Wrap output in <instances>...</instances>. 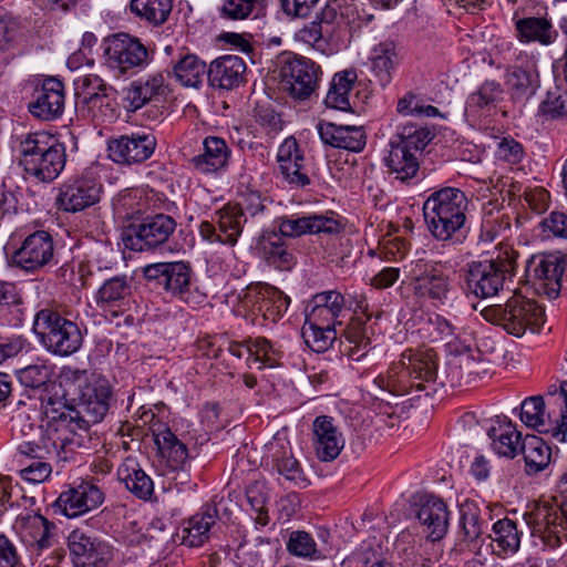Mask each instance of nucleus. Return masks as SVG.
Instances as JSON below:
<instances>
[{"instance_id":"1","label":"nucleus","mask_w":567,"mask_h":567,"mask_svg":"<svg viewBox=\"0 0 567 567\" xmlns=\"http://www.w3.org/2000/svg\"><path fill=\"white\" fill-rule=\"evenodd\" d=\"M59 379L65 394L78 401V406L65 405L60 412L54 410L56 415L52 419L70 433L64 441L86 447L91 441V425L100 423L107 415L114 401L112 386L106 378L72 367H63Z\"/></svg>"},{"instance_id":"2","label":"nucleus","mask_w":567,"mask_h":567,"mask_svg":"<svg viewBox=\"0 0 567 567\" xmlns=\"http://www.w3.org/2000/svg\"><path fill=\"white\" fill-rule=\"evenodd\" d=\"M468 199L463 190L443 187L423 203V216L430 234L439 241L462 243L467 235Z\"/></svg>"},{"instance_id":"3","label":"nucleus","mask_w":567,"mask_h":567,"mask_svg":"<svg viewBox=\"0 0 567 567\" xmlns=\"http://www.w3.org/2000/svg\"><path fill=\"white\" fill-rule=\"evenodd\" d=\"M19 153L24 172L43 183L54 181L66 162L64 144L43 131L22 136Z\"/></svg>"},{"instance_id":"4","label":"nucleus","mask_w":567,"mask_h":567,"mask_svg":"<svg viewBox=\"0 0 567 567\" xmlns=\"http://www.w3.org/2000/svg\"><path fill=\"white\" fill-rule=\"evenodd\" d=\"M437 373V359L433 350H406L399 362L393 363L388 375H379L374 383L382 390L394 394H403L410 389L423 391L425 383L434 382Z\"/></svg>"},{"instance_id":"5","label":"nucleus","mask_w":567,"mask_h":567,"mask_svg":"<svg viewBox=\"0 0 567 567\" xmlns=\"http://www.w3.org/2000/svg\"><path fill=\"white\" fill-rule=\"evenodd\" d=\"M33 331L49 353L62 358L76 353L84 342L81 326L51 308L37 311Z\"/></svg>"},{"instance_id":"6","label":"nucleus","mask_w":567,"mask_h":567,"mask_svg":"<svg viewBox=\"0 0 567 567\" xmlns=\"http://www.w3.org/2000/svg\"><path fill=\"white\" fill-rule=\"evenodd\" d=\"M518 256V251L506 247L496 258L468 262L464 276L467 290L478 298L498 295L515 276Z\"/></svg>"},{"instance_id":"7","label":"nucleus","mask_w":567,"mask_h":567,"mask_svg":"<svg viewBox=\"0 0 567 567\" xmlns=\"http://www.w3.org/2000/svg\"><path fill=\"white\" fill-rule=\"evenodd\" d=\"M484 318L499 326L508 334L520 338L527 332L536 333L545 323V310L534 299L515 293L504 305L483 310Z\"/></svg>"},{"instance_id":"8","label":"nucleus","mask_w":567,"mask_h":567,"mask_svg":"<svg viewBox=\"0 0 567 567\" xmlns=\"http://www.w3.org/2000/svg\"><path fill=\"white\" fill-rule=\"evenodd\" d=\"M245 207L227 205L216 212L213 221H202L199 233L209 243H220L234 246L247 221L246 213L256 216L266 208L265 199L258 193H249L244 199Z\"/></svg>"},{"instance_id":"9","label":"nucleus","mask_w":567,"mask_h":567,"mask_svg":"<svg viewBox=\"0 0 567 567\" xmlns=\"http://www.w3.org/2000/svg\"><path fill=\"white\" fill-rule=\"evenodd\" d=\"M176 220L165 214H156L144 218L140 224L131 225L123 235V243L127 249L134 251H176L177 246L172 245V237L176 230Z\"/></svg>"},{"instance_id":"10","label":"nucleus","mask_w":567,"mask_h":567,"mask_svg":"<svg viewBox=\"0 0 567 567\" xmlns=\"http://www.w3.org/2000/svg\"><path fill=\"white\" fill-rule=\"evenodd\" d=\"M104 56L106 66L116 76L134 75L144 70L152 60L142 41L124 32L106 39Z\"/></svg>"},{"instance_id":"11","label":"nucleus","mask_w":567,"mask_h":567,"mask_svg":"<svg viewBox=\"0 0 567 567\" xmlns=\"http://www.w3.org/2000/svg\"><path fill=\"white\" fill-rule=\"evenodd\" d=\"M567 269V256L563 251H551L532 256L526 260L525 281L535 292L548 299L559 297L563 277Z\"/></svg>"},{"instance_id":"12","label":"nucleus","mask_w":567,"mask_h":567,"mask_svg":"<svg viewBox=\"0 0 567 567\" xmlns=\"http://www.w3.org/2000/svg\"><path fill=\"white\" fill-rule=\"evenodd\" d=\"M9 264L28 274H37L56 264L53 237L45 230H35L27 235L16 248Z\"/></svg>"},{"instance_id":"13","label":"nucleus","mask_w":567,"mask_h":567,"mask_svg":"<svg viewBox=\"0 0 567 567\" xmlns=\"http://www.w3.org/2000/svg\"><path fill=\"white\" fill-rule=\"evenodd\" d=\"M414 293L433 305H445L450 300L452 281L439 261L417 259L411 262L409 271Z\"/></svg>"},{"instance_id":"14","label":"nucleus","mask_w":567,"mask_h":567,"mask_svg":"<svg viewBox=\"0 0 567 567\" xmlns=\"http://www.w3.org/2000/svg\"><path fill=\"white\" fill-rule=\"evenodd\" d=\"M66 544L74 567H110L113 561V547L92 532L76 528Z\"/></svg>"},{"instance_id":"15","label":"nucleus","mask_w":567,"mask_h":567,"mask_svg":"<svg viewBox=\"0 0 567 567\" xmlns=\"http://www.w3.org/2000/svg\"><path fill=\"white\" fill-rule=\"evenodd\" d=\"M145 279L165 291L188 301L193 286V270L184 261L156 262L143 268Z\"/></svg>"},{"instance_id":"16","label":"nucleus","mask_w":567,"mask_h":567,"mask_svg":"<svg viewBox=\"0 0 567 567\" xmlns=\"http://www.w3.org/2000/svg\"><path fill=\"white\" fill-rule=\"evenodd\" d=\"M281 75L290 95L303 101L318 87L321 69L308 58L293 55L286 59Z\"/></svg>"},{"instance_id":"17","label":"nucleus","mask_w":567,"mask_h":567,"mask_svg":"<svg viewBox=\"0 0 567 567\" xmlns=\"http://www.w3.org/2000/svg\"><path fill=\"white\" fill-rule=\"evenodd\" d=\"M157 142L153 133L133 132L111 138L107 143L109 157L120 165L142 164L154 154Z\"/></svg>"},{"instance_id":"18","label":"nucleus","mask_w":567,"mask_h":567,"mask_svg":"<svg viewBox=\"0 0 567 567\" xmlns=\"http://www.w3.org/2000/svg\"><path fill=\"white\" fill-rule=\"evenodd\" d=\"M65 105V90L61 80L49 76L38 84L28 104L30 114L41 121L61 117Z\"/></svg>"},{"instance_id":"19","label":"nucleus","mask_w":567,"mask_h":567,"mask_svg":"<svg viewBox=\"0 0 567 567\" xmlns=\"http://www.w3.org/2000/svg\"><path fill=\"white\" fill-rule=\"evenodd\" d=\"M102 186L95 177L82 175L66 181L59 190L56 204L68 213L84 210L100 200Z\"/></svg>"},{"instance_id":"20","label":"nucleus","mask_w":567,"mask_h":567,"mask_svg":"<svg viewBox=\"0 0 567 567\" xmlns=\"http://www.w3.org/2000/svg\"><path fill=\"white\" fill-rule=\"evenodd\" d=\"M529 515L534 518L528 524L543 533L544 543L548 547H559L567 539V511L564 501L558 503L555 498V505L537 506Z\"/></svg>"},{"instance_id":"21","label":"nucleus","mask_w":567,"mask_h":567,"mask_svg":"<svg viewBox=\"0 0 567 567\" xmlns=\"http://www.w3.org/2000/svg\"><path fill=\"white\" fill-rule=\"evenodd\" d=\"M278 229L281 237L293 238L305 234H339L342 230V225L334 213L310 214L281 217L278 219Z\"/></svg>"},{"instance_id":"22","label":"nucleus","mask_w":567,"mask_h":567,"mask_svg":"<svg viewBox=\"0 0 567 567\" xmlns=\"http://www.w3.org/2000/svg\"><path fill=\"white\" fill-rule=\"evenodd\" d=\"M103 502L101 488L92 482L82 481L63 491L55 504L64 516L73 518L97 508Z\"/></svg>"},{"instance_id":"23","label":"nucleus","mask_w":567,"mask_h":567,"mask_svg":"<svg viewBox=\"0 0 567 567\" xmlns=\"http://www.w3.org/2000/svg\"><path fill=\"white\" fill-rule=\"evenodd\" d=\"M168 85L162 72L140 78L124 89L123 106L127 112H136L150 102L167 94Z\"/></svg>"},{"instance_id":"24","label":"nucleus","mask_w":567,"mask_h":567,"mask_svg":"<svg viewBox=\"0 0 567 567\" xmlns=\"http://www.w3.org/2000/svg\"><path fill=\"white\" fill-rule=\"evenodd\" d=\"M111 90L112 87L107 86L100 76L90 74L78 83L75 96L93 111L94 117L103 122L111 121L115 117V110L107 93Z\"/></svg>"},{"instance_id":"25","label":"nucleus","mask_w":567,"mask_h":567,"mask_svg":"<svg viewBox=\"0 0 567 567\" xmlns=\"http://www.w3.org/2000/svg\"><path fill=\"white\" fill-rule=\"evenodd\" d=\"M416 518L422 533L431 542L441 540L447 533L450 512L447 505L434 495L421 499L416 511Z\"/></svg>"},{"instance_id":"26","label":"nucleus","mask_w":567,"mask_h":567,"mask_svg":"<svg viewBox=\"0 0 567 567\" xmlns=\"http://www.w3.org/2000/svg\"><path fill=\"white\" fill-rule=\"evenodd\" d=\"M312 436L316 455L322 462L336 460L344 446L342 433L333 417L328 415H319L313 420Z\"/></svg>"},{"instance_id":"27","label":"nucleus","mask_w":567,"mask_h":567,"mask_svg":"<svg viewBox=\"0 0 567 567\" xmlns=\"http://www.w3.org/2000/svg\"><path fill=\"white\" fill-rule=\"evenodd\" d=\"M277 162L284 181L290 186L303 188L310 185V177L305 169V156L295 137H287L280 144Z\"/></svg>"},{"instance_id":"28","label":"nucleus","mask_w":567,"mask_h":567,"mask_svg":"<svg viewBox=\"0 0 567 567\" xmlns=\"http://www.w3.org/2000/svg\"><path fill=\"white\" fill-rule=\"evenodd\" d=\"M246 63L238 55H223L213 60L208 65L207 80L212 87L233 90L245 82Z\"/></svg>"},{"instance_id":"29","label":"nucleus","mask_w":567,"mask_h":567,"mask_svg":"<svg viewBox=\"0 0 567 567\" xmlns=\"http://www.w3.org/2000/svg\"><path fill=\"white\" fill-rule=\"evenodd\" d=\"M347 310L344 296L338 290L318 292L307 302L305 318L341 326L339 318Z\"/></svg>"},{"instance_id":"30","label":"nucleus","mask_w":567,"mask_h":567,"mask_svg":"<svg viewBox=\"0 0 567 567\" xmlns=\"http://www.w3.org/2000/svg\"><path fill=\"white\" fill-rule=\"evenodd\" d=\"M519 417L526 426L542 434L549 435L557 442L564 443L561 425L556 421L553 423L546 416L545 398L543 395L526 398L520 404Z\"/></svg>"},{"instance_id":"31","label":"nucleus","mask_w":567,"mask_h":567,"mask_svg":"<svg viewBox=\"0 0 567 567\" xmlns=\"http://www.w3.org/2000/svg\"><path fill=\"white\" fill-rule=\"evenodd\" d=\"M321 141L336 148L361 152L367 143L365 132L361 126L337 125L321 121L317 124Z\"/></svg>"},{"instance_id":"32","label":"nucleus","mask_w":567,"mask_h":567,"mask_svg":"<svg viewBox=\"0 0 567 567\" xmlns=\"http://www.w3.org/2000/svg\"><path fill=\"white\" fill-rule=\"evenodd\" d=\"M230 154L225 140L207 136L203 142V152L193 156L189 164L200 174H213L227 167Z\"/></svg>"},{"instance_id":"33","label":"nucleus","mask_w":567,"mask_h":567,"mask_svg":"<svg viewBox=\"0 0 567 567\" xmlns=\"http://www.w3.org/2000/svg\"><path fill=\"white\" fill-rule=\"evenodd\" d=\"M218 519V509L215 505H206L200 512L194 514L183 523L182 544L188 547H200L210 537V530Z\"/></svg>"},{"instance_id":"34","label":"nucleus","mask_w":567,"mask_h":567,"mask_svg":"<svg viewBox=\"0 0 567 567\" xmlns=\"http://www.w3.org/2000/svg\"><path fill=\"white\" fill-rule=\"evenodd\" d=\"M54 527L53 523L35 513L20 514L14 523V528L22 540L29 546H37L39 549L50 546L51 530Z\"/></svg>"},{"instance_id":"35","label":"nucleus","mask_w":567,"mask_h":567,"mask_svg":"<svg viewBox=\"0 0 567 567\" xmlns=\"http://www.w3.org/2000/svg\"><path fill=\"white\" fill-rule=\"evenodd\" d=\"M172 71L181 85L198 89L203 84L204 76L207 75L208 66L195 53L182 51L172 61Z\"/></svg>"},{"instance_id":"36","label":"nucleus","mask_w":567,"mask_h":567,"mask_svg":"<svg viewBox=\"0 0 567 567\" xmlns=\"http://www.w3.org/2000/svg\"><path fill=\"white\" fill-rule=\"evenodd\" d=\"M290 298L278 288L262 284L257 287L255 306L266 321L276 323L288 310Z\"/></svg>"},{"instance_id":"37","label":"nucleus","mask_w":567,"mask_h":567,"mask_svg":"<svg viewBox=\"0 0 567 567\" xmlns=\"http://www.w3.org/2000/svg\"><path fill=\"white\" fill-rule=\"evenodd\" d=\"M118 481L140 499L148 501L154 493L152 478L141 468L135 458L127 457L117 468Z\"/></svg>"},{"instance_id":"38","label":"nucleus","mask_w":567,"mask_h":567,"mask_svg":"<svg viewBox=\"0 0 567 567\" xmlns=\"http://www.w3.org/2000/svg\"><path fill=\"white\" fill-rule=\"evenodd\" d=\"M492 450L499 456L514 458L520 451L522 434L507 419L497 422L488 430Z\"/></svg>"},{"instance_id":"39","label":"nucleus","mask_w":567,"mask_h":567,"mask_svg":"<svg viewBox=\"0 0 567 567\" xmlns=\"http://www.w3.org/2000/svg\"><path fill=\"white\" fill-rule=\"evenodd\" d=\"M132 295V282L126 276L106 279L95 295L96 305L102 309L122 308Z\"/></svg>"},{"instance_id":"40","label":"nucleus","mask_w":567,"mask_h":567,"mask_svg":"<svg viewBox=\"0 0 567 567\" xmlns=\"http://www.w3.org/2000/svg\"><path fill=\"white\" fill-rule=\"evenodd\" d=\"M503 85L495 80H485L476 91L472 92L466 100L465 113L477 116L485 110H491L504 97Z\"/></svg>"},{"instance_id":"41","label":"nucleus","mask_w":567,"mask_h":567,"mask_svg":"<svg viewBox=\"0 0 567 567\" xmlns=\"http://www.w3.org/2000/svg\"><path fill=\"white\" fill-rule=\"evenodd\" d=\"M389 155L385 157V164L391 174L401 182H408L415 177L420 165L414 152L405 150L392 140L390 141Z\"/></svg>"},{"instance_id":"42","label":"nucleus","mask_w":567,"mask_h":567,"mask_svg":"<svg viewBox=\"0 0 567 567\" xmlns=\"http://www.w3.org/2000/svg\"><path fill=\"white\" fill-rule=\"evenodd\" d=\"M506 83L515 101H527L539 87L538 72L534 68L514 66L507 71Z\"/></svg>"},{"instance_id":"43","label":"nucleus","mask_w":567,"mask_h":567,"mask_svg":"<svg viewBox=\"0 0 567 567\" xmlns=\"http://www.w3.org/2000/svg\"><path fill=\"white\" fill-rule=\"evenodd\" d=\"M155 435V443L161 454L167 460L168 466L173 471L184 470L188 462V451L176 435L168 427H164Z\"/></svg>"},{"instance_id":"44","label":"nucleus","mask_w":567,"mask_h":567,"mask_svg":"<svg viewBox=\"0 0 567 567\" xmlns=\"http://www.w3.org/2000/svg\"><path fill=\"white\" fill-rule=\"evenodd\" d=\"M519 452L524 457L526 473L529 475L545 470L550 462V447L536 435H526Z\"/></svg>"},{"instance_id":"45","label":"nucleus","mask_w":567,"mask_h":567,"mask_svg":"<svg viewBox=\"0 0 567 567\" xmlns=\"http://www.w3.org/2000/svg\"><path fill=\"white\" fill-rule=\"evenodd\" d=\"M259 250L264 259L278 269H289L293 255L288 251L282 237L275 231L264 233L259 240Z\"/></svg>"},{"instance_id":"46","label":"nucleus","mask_w":567,"mask_h":567,"mask_svg":"<svg viewBox=\"0 0 567 567\" xmlns=\"http://www.w3.org/2000/svg\"><path fill=\"white\" fill-rule=\"evenodd\" d=\"M130 12L153 27L164 24L173 10V0H131Z\"/></svg>"},{"instance_id":"47","label":"nucleus","mask_w":567,"mask_h":567,"mask_svg":"<svg viewBox=\"0 0 567 567\" xmlns=\"http://www.w3.org/2000/svg\"><path fill=\"white\" fill-rule=\"evenodd\" d=\"M336 326L337 324L333 323L327 324V322L323 321L305 318V324L302 327L305 342L315 352H326L332 347L337 339Z\"/></svg>"},{"instance_id":"48","label":"nucleus","mask_w":567,"mask_h":567,"mask_svg":"<svg viewBox=\"0 0 567 567\" xmlns=\"http://www.w3.org/2000/svg\"><path fill=\"white\" fill-rule=\"evenodd\" d=\"M460 527L464 542H475L483 535L486 520L482 517V511L474 501L466 499L461 504Z\"/></svg>"},{"instance_id":"49","label":"nucleus","mask_w":567,"mask_h":567,"mask_svg":"<svg viewBox=\"0 0 567 567\" xmlns=\"http://www.w3.org/2000/svg\"><path fill=\"white\" fill-rule=\"evenodd\" d=\"M489 538L496 543L497 549H494L498 556L515 554L519 549L520 538L516 524L508 519H499L493 525V534Z\"/></svg>"},{"instance_id":"50","label":"nucleus","mask_w":567,"mask_h":567,"mask_svg":"<svg viewBox=\"0 0 567 567\" xmlns=\"http://www.w3.org/2000/svg\"><path fill=\"white\" fill-rule=\"evenodd\" d=\"M372 70L381 82H389L391 72L398 63L395 45L392 41H384L375 45L371 52Z\"/></svg>"},{"instance_id":"51","label":"nucleus","mask_w":567,"mask_h":567,"mask_svg":"<svg viewBox=\"0 0 567 567\" xmlns=\"http://www.w3.org/2000/svg\"><path fill=\"white\" fill-rule=\"evenodd\" d=\"M434 134L427 127L405 125L391 140L411 152L422 151L433 140Z\"/></svg>"},{"instance_id":"52","label":"nucleus","mask_w":567,"mask_h":567,"mask_svg":"<svg viewBox=\"0 0 567 567\" xmlns=\"http://www.w3.org/2000/svg\"><path fill=\"white\" fill-rule=\"evenodd\" d=\"M344 336L349 342V348L344 349L347 355L353 361H361L367 358L370 351V339L367 337L364 327L361 322L350 324Z\"/></svg>"},{"instance_id":"53","label":"nucleus","mask_w":567,"mask_h":567,"mask_svg":"<svg viewBox=\"0 0 567 567\" xmlns=\"http://www.w3.org/2000/svg\"><path fill=\"white\" fill-rule=\"evenodd\" d=\"M16 374L24 388L41 389L51 381L53 370L45 362H35L18 370Z\"/></svg>"},{"instance_id":"54","label":"nucleus","mask_w":567,"mask_h":567,"mask_svg":"<svg viewBox=\"0 0 567 567\" xmlns=\"http://www.w3.org/2000/svg\"><path fill=\"white\" fill-rule=\"evenodd\" d=\"M550 24L543 18H524L516 21V30L522 41H540L549 43L548 30Z\"/></svg>"},{"instance_id":"55","label":"nucleus","mask_w":567,"mask_h":567,"mask_svg":"<svg viewBox=\"0 0 567 567\" xmlns=\"http://www.w3.org/2000/svg\"><path fill=\"white\" fill-rule=\"evenodd\" d=\"M287 548L290 554L298 557L310 559H319L323 557L321 551L317 548L312 536L305 530L292 532L290 534Z\"/></svg>"},{"instance_id":"56","label":"nucleus","mask_w":567,"mask_h":567,"mask_svg":"<svg viewBox=\"0 0 567 567\" xmlns=\"http://www.w3.org/2000/svg\"><path fill=\"white\" fill-rule=\"evenodd\" d=\"M396 111L403 116L435 117L440 115L437 107L423 104L422 99L412 92L399 99Z\"/></svg>"},{"instance_id":"57","label":"nucleus","mask_w":567,"mask_h":567,"mask_svg":"<svg viewBox=\"0 0 567 567\" xmlns=\"http://www.w3.org/2000/svg\"><path fill=\"white\" fill-rule=\"evenodd\" d=\"M246 498L251 509L256 513L255 522L260 526L269 523V515L266 508L268 494L266 487L260 482H254L246 488Z\"/></svg>"},{"instance_id":"58","label":"nucleus","mask_w":567,"mask_h":567,"mask_svg":"<svg viewBox=\"0 0 567 567\" xmlns=\"http://www.w3.org/2000/svg\"><path fill=\"white\" fill-rule=\"evenodd\" d=\"M18 452L32 460H45L56 452V446L50 437L42 435L33 440H23L17 446Z\"/></svg>"},{"instance_id":"59","label":"nucleus","mask_w":567,"mask_h":567,"mask_svg":"<svg viewBox=\"0 0 567 567\" xmlns=\"http://www.w3.org/2000/svg\"><path fill=\"white\" fill-rule=\"evenodd\" d=\"M272 463L278 474L282 475L286 480L296 484L306 482L299 462L286 451L274 455Z\"/></svg>"},{"instance_id":"60","label":"nucleus","mask_w":567,"mask_h":567,"mask_svg":"<svg viewBox=\"0 0 567 567\" xmlns=\"http://www.w3.org/2000/svg\"><path fill=\"white\" fill-rule=\"evenodd\" d=\"M546 416L553 423L556 421L561 425L564 442L567 435V389L561 388L560 395L545 398Z\"/></svg>"},{"instance_id":"61","label":"nucleus","mask_w":567,"mask_h":567,"mask_svg":"<svg viewBox=\"0 0 567 567\" xmlns=\"http://www.w3.org/2000/svg\"><path fill=\"white\" fill-rule=\"evenodd\" d=\"M259 0H225L220 16L228 20H244L252 14Z\"/></svg>"},{"instance_id":"62","label":"nucleus","mask_w":567,"mask_h":567,"mask_svg":"<svg viewBox=\"0 0 567 567\" xmlns=\"http://www.w3.org/2000/svg\"><path fill=\"white\" fill-rule=\"evenodd\" d=\"M495 156L499 161L508 164H517L524 156V150L520 143L512 137H503L497 142Z\"/></svg>"},{"instance_id":"63","label":"nucleus","mask_w":567,"mask_h":567,"mask_svg":"<svg viewBox=\"0 0 567 567\" xmlns=\"http://www.w3.org/2000/svg\"><path fill=\"white\" fill-rule=\"evenodd\" d=\"M298 34L301 41L322 52L327 45L326 39L330 38L328 32H326V30L320 25V21L316 20L305 25Z\"/></svg>"},{"instance_id":"64","label":"nucleus","mask_w":567,"mask_h":567,"mask_svg":"<svg viewBox=\"0 0 567 567\" xmlns=\"http://www.w3.org/2000/svg\"><path fill=\"white\" fill-rule=\"evenodd\" d=\"M538 115L545 120H556L565 115V100L558 92L549 91L546 100L539 105Z\"/></svg>"}]
</instances>
